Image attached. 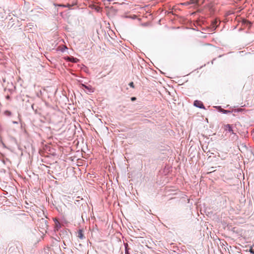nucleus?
Masks as SVG:
<instances>
[{"instance_id":"nucleus-1","label":"nucleus","mask_w":254,"mask_h":254,"mask_svg":"<svg viewBox=\"0 0 254 254\" xmlns=\"http://www.w3.org/2000/svg\"><path fill=\"white\" fill-rule=\"evenodd\" d=\"M81 87L87 94H90L94 91V89L91 85H86L84 84H81Z\"/></svg>"},{"instance_id":"nucleus-2","label":"nucleus","mask_w":254,"mask_h":254,"mask_svg":"<svg viewBox=\"0 0 254 254\" xmlns=\"http://www.w3.org/2000/svg\"><path fill=\"white\" fill-rule=\"evenodd\" d=\"M193 105L197 107V108H198L199 109H205V107L203 104V103L200 101H199V100H195L193 102Z\"/></svg>"},{"instance_id":"nucleus-3","label":"nucleus","mask_w":254,"mask_h":254,"mask_svg":"<svg viewBox=\"0 0 254 254\" xmlns=\"http://www.w3.org/2000/svg\"><path fill=\"white\" fill-rule=\"evenodd\" d=\"M64 60L67 62H70L73 63H76L79 61V60L73 57L66 56L64 57Z\"/></svg>"},{"instance_id":"nucleus-4","label":"nucleus","mask_w":254,"mask_h":254,"mask_svg":"<svg viewBox=\"0 0 254 254\" xmlns=\"http://www.w3.org/2000/svg\"><path fill=\"white\" fill-rule=\"evenodd\" d=\"M225 130L229 132L232 134H235L233 130L232 125L230 124H227L224 126Z\"/></svg>"},{"instance_id":"nucleus-5","label":"nucleus","mask_w":254,"mask_h":254,"mask_svg":"<svg viewBox=\"0 0 254 254\" xmlns=\"http://www.w3.org/2000/svg\"><path fill=\"white\" fill-rule=\"evenodd\" d=\"M77 237L82 240V239H84L85 238V236H84V234H83V230L82 229H79L78 231V235H77Z\"/></svg>"},{"instance_id":"nucleus-6","label":"nucleus","mask_w":254,"mask_h":254,"mask_svg":"<svg viewBox=\"0 0 254 254\" xmlns=\"http://www.w3.org/2000/svg\"><path fill=\"white\" fill-rule=\"evenodd\" d=\"M217 108H219V112L222 113L224 114H227L228 113H231V111L223 109L220 106L217 107Z\"/></svg>"},{"instance_id":"nucleus-7","label":"nucleus","mask_w":254,"mask_h":254,"mask_svg":"<svg viewBox=\"0 0 254 254\" xmlns=\"http://www.w3.org/2000/svg\"><path fill=\"white\" fill-rule=\"evenodd\" d=\"M41 222L42 223H43V225H42V227H43V228H47V227H48V221H47L46 220L42 218L41 219Z\"/></svg>"},{"instance_id":"nucleus-8","label":"nucleus","mask_w":254,"mask_h":254,"mask_svg":"<svg viewBox=\"0 0 254 254\" xmlns=\"http://www.w3.org/2000/svg\"><path fill=\"white\" fill-rule=\"evenodd\" d=\"M197 3V1H196L195 0H190V1L186 2L183 3V4L185 5H188L190 4H192V3Z\"/></svg>"},{"instance_id":"nucleus-9","label":"nucleus","mask_w":254,"mask_h":254,"mask_svg":"<svg viewBox=\"0 0 254 254\" xmlns=\"http://www.w3.org/2000/svg\"><path fill=\"white\" fill-rule=\"evenodd\" d=\"M125 248V254H129L128 249V244L127 243H124Z\"/></svg>"},{"instance_id":"nucleus-10","label":"nucleus","mask_w":254,"mask_h":254,"mask_svg":"<svg viewBox=\"0 0 254 254\" xmlns=\"http://www.w3.org/2000/svg\"><path fill=\"white\" fill-rule=\"evenodd\" d=\"M0 144H1L3 148H7L5 144L2 141L1 136H0Z\"/></svg>"},{"instance_id":"nucleus-11","label":"nucleus","mask_w":254,"mask_h":254,"mask_svg":"<svg viewBox=\"0 0 254 254\" xmlns=\"http://www.w3.org/2000/svg\"><path fill=\"white\" fill-rule=\"evenodd\" d=\"M4 114L7 116H10L11 114V112L9 111H5Z\"/></svg>"},{"instance_id":"nucleus-12","label":"nucleus","mask_w":254,"mask_h":254,"mask_svg":"<svg viewBox=\"0 0 254 254\" xmlns=\"http://www.w3.org/2000/svg\"><path fill=\"white\" fill-rule=\"evenodd\" d=\"M67 49V47L66 46H64V47L62 48L61 49H60V50L62 52H64L65 50Z\"/></svg>"},{"instance_id":"nucleus-13","label":"nucleus","mask_w":254,"mask_h":254,"mask_svg":"<svg viewBox=\"0 0 254 254\" xmlns=\"http://www.w3.org/2000/svg\"><path fill=\"white\" fill-rule=\"evenodd\" d=\"M243 23H244L245 24H249L250 25H251V22H250L249 21H247L246 20H243Z\"/></svg>"},{"instance_id":"nucleus-14","label":"nucleus","mask_w":254,"mask_h":254,"mask_svg":"<svg viewBox=\"0 0 254 254\" xmlns=\"http://www.w3.org/2000/svg\"><path fill=\"white\" fill-rule=\"evenodd\" d=\"M129 86L132 88H134V83L133 82H131L129 83Z\"/></svg>"},{"instance_id":"nucleus-15","label":"nucleus","mask_w":254,"mask_h":254,"mask_svg":"<svg viewBox=\"0 0 254 254\" xmlns=\"http://www.w3.org/2000/svg\"><path fill=\"white\" fill-rule=\"evenodd\" d=\"M249 252L252 254H254V250H253L252 248H251L249 250Z\"/></svg>"},{"instance_id":"nucleus-16","label":"nucleus","mask_w":254,"mask_h":254,"mask_svg":"<svg viewBox=\"0 0 254 254\" xmlns=\"http://www.w3.org/2000/svg\"><path fill=\"white\" fill-rule=\"evenodd\" d=\"M217 22L216 21H214L213 22V26L214 27H217Z\"/></svg>"},{"instance_id":"nucleus-17","label":"nucleus","mask_w":254,"mask_h":254,"mask_svg":"<svg viewBox=\"0 0 254 254\" xmlns=\"http://www.w3.org/2000/svg\"><path fill=\"white\" fill-rule=\"evenodd\" d=\"M142 25L143 26H147L148 25V23H144L142 24Z\"/></svg>"},{"instance_id":"nucleus-18","label":"nucleus","mask_w":254,"mask_h":254,"mask_svg":"<svg viewBox=\"0 0 254 254\" xmlns=\"http://www.w3.org/2000/svg\"><path fill=\"white\" fill-rule=\"evenodd\" d=\"M136 97H132L131 98V100L132 101H135V100H136Z\"/></svg>"},{"instance_id":"nucleus-19","label":"nucleus","mask_w":254,"mask_h":254,"mask_svg":"<svg viewBox=\"0 0 254 254\" xmlns=\"http://www.w3.org/2000/svg\"><path fill=\"white\" fill-rule=\"evenodd\" d=\"M252 135H253V137L254 139V129L253 130L252 133Z\"/></svg>"},{"instance_id":"nucleus-20","label":"nucleus","mask_w":254,"mask_h":254,"mask_svg":"<svg viewBox=\"0 0 254 254\" xmlns=\"http://www.w3.org/2000/svg\"><path fill=\"white\" fill-rule=\"evenodd\" d=\"M12 123H13V124H17L18 123V122H16V121H13Z\"/></svg>"},{"instance_id":"nucleus-21","label":"nucleus","mask_w":254,"mask_h":254,"mask_svg":"<svg viewBox=\"0 0 254 254\" xmlns=\"http://www.w3.org/2000/svg\"><path fill=\"white\" fill-rule=\"evenodd\" d=\"M57 227H61L60 224L58 222V224H57Z\"/></svg>"},{"instance_id":"nucleus-22","label":"nucleus","mask_w":254,"mask_h":254,"mask_svg":"<svg viewBox=\"0 0 254 254\" xmlns=\"http://www.w3.org/2000/svg\"><path fill=\"white\" fill-rule=\"evenodd\" d=\"M2 130V127H1V126L0 125V131H1Z\"/></svg>"},{"instance_id":"nucleus-23","label":"nucleus","mask_w":254,"mask_h":254,"mask_svg":"<svg viewBox=\"0 0 254 254\" xmlns=\"http://www.w3.org/2000/svg\"><path fill=\"white\" fill-rule=\"evenodd\" d=\"M222 56H223V55H220V56H219V57H219V58H221V57H222Z\"/></svg>"},{"instance_id":"nucleus-24","label":"nucleus","mask_w":254,"mask_h":254,"mask_svg":"<svg viewBox=\"0 0 254 254\" xmlns=\"http://www.w3.org/2000/svg\"><path fill=\"white\" fill-rule=\"evenodd\" d=\"M64 246H66V245H65L64 242Z\"/></svg>"},{"instance_id":"nucleus-25","label":"nucleus","mask_w":254,"mask_h":254,"mask_svg":"<svg viewBox=\"0 0 254 254\" xmlns=\"http://www.w3.org/2000/svg\"><path fill=\"white\" fill-rule=\"evenodd\" d=\"M240 111H241V110H238V112H240Z\"/></svg>"}]
</instances>
